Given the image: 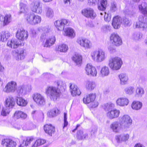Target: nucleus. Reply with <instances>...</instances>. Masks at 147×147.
Wrapping results in <instances>:
<instances>
[{
	"label": "nucleus",
	"mask_w": 147,
	"mask_h": 147,
	"mask_svg": "<svg viewBox=\"0 0 147 147\" xmlns=\"http://www.w3.org/2000/svg\"><path fill=\"white\" fill-rule=\"evenodd\" d=\"M97 129L96 127H92L91 131V135L94 134L97 131Z\"/></svg>",
	"instance_id": "nucleus-64"
},
{
	"label": "nucleus",
	"mask_w": 147,
	"mask_h": 147,
	"mask_svg": "<svg viewBox=\"0 0 147 147\" xmlns=\"http://www.w3.org/2000/svg\"><path fill=\"white\" fill-rule=\"evenodd\" d=\"M46 92L49 95L51 99L53 101H55L59 98L61 94L58 88L52 86L47 87Z\"/></svg>",
	"instance_id": "nucleus-2"
},
{
	"label": "nucleus",
	"mask_w": 147,
	"mask_h": 147,
	"mask_svg": "<svg viewBox=\"0 0 147 147\" xmlns=\"http://www.w3.org/2000/svg\"><path fill=\"white\" fill-rule=\"evenodd\" d=\"M1 144L5 147H16L17 143L11 139L5 138L2 140Z\"/></svg>",
	"instance_id": "nucleus-17"
},
{
	"label": "nucleus",
	"mask_w": 147,
	"mask_h": 147,
	"mask_svg": "<svg viewBox=\"0 0 147 147\" xmlns=\"http://www.w3.org/2000/svg\"><path fill=\"white\" fill-rule=\"evenodd\" d=\"M128 99L126 97H121L118 98L116 101V104L117 106L124 107L127 105L129 103Z\"/></svg>",
	"instance_id": "nucleus-22"
},
{
	"label": "nucleus",
	"mask_w": 147,
	"mask_h": 147,
	"mask_svg": "<svg viewBox=\"0 0 147 147\" xmlns=\"http://www.w3.org/2000/svg\"><path fill=\"white\" fill-rule=\"evenodd\" d=\"M139 9L141 12L147 17V5L145 3H142L139 6Z\"/></svg>",
	"instance_id": "nucleus-34"
},
{
	"label": "nucleus",
	"mask_w": 147,
	"mask_h": 147,
	"mask_svg": "<svg viewBox=\"0 0 147 147\" xmlns=\"http://www.w3.org/2000/svg\"><path fill=\"white\" fill-rule=\"evenodd\" d=\"M90 56L93 60L98 63L103 61L106 57L105 51L100 49L92 51Z\"/></svg>",
	"instance_id": "nucleus-1"
},
{
	"label": "nucleus",
	"mask_w": 147,
	"mask_h": 147,
	"mask_svg": "<svg viewBox=\"0 0 147 147\" xmlns=\"http://www.w3.org/2000/svg\"><path fill=\"white\" fill-rule=\"evenodd\" d=\"M117 10V5L115 2H113L111 3L110 8V10L112 12H114Z\"/></svg>",
	"instance_id": "nucleus-56"
},
{
	"label": "nucleus",
	"mask_w": 147,
	"mask_h": 147,
	"mask_svg": "<svg viewBox=\"0 0 147 147\" xmlns=\"http://www.w3.org/2000/svg\"><path fill=\"white\" fill-rule=\"evenodd\" d=\"M82 14L87 18L92 19H94L96 17V14L94 9L90 7H87L83 9L81 11Z\"/></svg>",
	"instance_id": "nucleus-6"
},
{
	"label": "nucleus",
	"mask_w": 147,
	"mask_h": 147,
	"mask_svg": "<svg viewBox=\"0 0 147 147\" xmlns=\"http://www.w3.org/2000/svg\"><path fill=\"white\" fill-rule=\"evenodd\" d=\"M142 102L138 101H134L131 105L132 108L136 110H140L142 107Z\"/></svg>",
	"instance_id": "nucleus-33"
},
{
	"label": "nucleus",
	"mask_w": 147,
	"mask_h": 147,
	"mask_svg": "<svg viewBox=\"0 0 147 147\" xmlns=\"http://www.w3.org/2000/svg\"><path fill=\"white\" fill-rule=\"evenodd\" d=\"M134 28L141 29L143 30L147 29V20L145 17L140 16L138 18V21L134 23Z\"/></svg>",
	"instance_id": "nucleus-4"
},
{
	"label": "nucleus",
	"mask_w": 147,
	"mask_h": 147,
	"mask_svg": "<svg viewBox=\"0 0 147 147\" xmlns=\"http://www.w3.org/2000/svg\"><path fill=\"white\" fill-rule=\"evenodd\" d=\"M22 127L23 130H28L32 129L34 128V126L32 123H27L23 124Z\"/></svg>",
	"instance_id": "nucleus-50"
},
{
	"label": "nucleus",
	"mask_w": 147,
	"mask_h": 147,
	"mask_svg": "<svg viewBox=\"0 0 147 147\" xmlns=\"http://www.w3.org/2000/svg\"><path fill=\"white\" fill-rule=\"evenodd\" d=\"M46 15L47 17L51 18L53 17L54 14L52 9L49 7H46L45 9Z\"/></svg>",
	"instance_id": "nucleus-41"
},
{
	"label": "nucleus",
	"mask_w": 147,
	"mask_h": 147,
	"mask_svg": "<svg viewBox=\"0 0 147 147\" xmlns=\"http://www.w3.org/2000/svg\"><path fill=\"white\" fill-rule=\"evenodd\" d=\"M110 71L108 67L106 66L102 67L99 73V76L102 77H104L109 75Z\"/></svg>",
	"instance_id": "nucleus-30"
},
{
	"label": "nucleus",
	"mask_w": 147,
	"mask_h": 147,
	"mask_svg": "<svg viewBox=\"0 0 147 147\" xmlns=\"http://www.w3.org/2000/svg\"><path fill=\"white\" fill-rule=\"evenodd\" d=\"M22 114V111H16L13 117L14 119H18L21 118V115Z\"/></svg>",
	"instance_id": "nucleus-58"
},
{
	"label": "nucleus",
	"mask_w": 147,
	"mask_h": 147,
	"mask_svg": "<svg viewBox=\"0 0 147 147\" xmlns=\"http://www.w3.org/2000/svg\"><path fill=\"white\" fill-rule=\"evenodd\" d=\"M18 51L17 50L15 52H13V55L16 57V59L17 60H19L24 58V51L22 50L20 53L19 54Z\"/></svg>",
	"instance_id": "nucleus-42"
},
{
	"label": "nucleus",
	"mask_w": 147,
	"mask_h": 147,
	"mask_svg": "<svg viewBox=\"0 0 147 147\" xmlns=\"http://www.w3.org/2000/svg\"><path fill=\"white\" fill-rule=\"evenodd\" d=\"M17 87V83L15 81H11L7 84L3 89V91L7 93L14 92L16 90Z\"/></svg>",
	"instance_id": "nucleus-9"
},
{
	"label": "nucleus",
	"mask_w": 147,
	"mask_h": 147,
	"mask_svg": "<svg viewBox=\"0 0 147 147\" xmlns=\"http://www.w3.org/2000/svg\"><path fill=\"white\" fill-rule=\"evenodd\" d=\"M3 16L0 15V27L4 26Z\"/></svg>",
	"instance_id": "nucleus-63"
},
{
	"label": "nucleus",
	"mask_w": 147,
	"mask_h": 147,
	"mask_svg": "<svg viewBox=\"0 0 147 147\" xmlns=\"http://www.w3.org/2000/svg\"><path fill=\"white\" fill-rule=\"evenodd\" d=\"M125 27L129 26L131 25V22L129 19L126 18L123 19L122 23Z\"/></svg>",
	"instance_id": "nucleus-55"
},
{
	"label": "nucleus",
	"mask_w": 147,
	"mask_h": 147,
	"mask_svg": "<svg viewBox=\"0 0 147 147\" xmlns=\"http://www.w3.org/2000/svg\"><path fill=\"white\" fill-rule=\"evenodd\" d=\"M46 140H45L38 139L37 140L34 144L32 146V147H37L45 144Z\"/></svg>",
	"instance_id": "nucleus-53"
},
{
	"label": "nucleus",
	"mask_w": 147,
	"mask_h": 147,
	"mask_svg": "<svg viewBox=\"0 0 147 147\" xmlns=\"http://www.w3.org/2000/svg\"><path fill=\"white\" fill-rule=\"evenodd\" d=\"M134 88L132 86H128L124 89V92L126 94L131 95L134 92Z\"/></svg>",
	"instance_id": "nucleus-45"
},
{
	"label": "nucleus",
	"mask_w": 147,
	"mask_h": 147,
	"mask_svg": "<svg viewBox=\"0 0 147 147\" xmlns=\"http://www.w3.org/2000/svg\"><path fill=\"white\" fill-rule=\"evenodd\" d=\"M102 29L104 31H106L111 29V26H110L105 25L102 27Z\"/></svg>",
	"instance_id": "nucleus-62"
},
{
	"label": "nucleus",
	"mask_w": 147,
	"mask_h": 147,
	"mask_svg": "<svg viewBox=\"0 0 147 147\" xmlns=\"http://www.w3.org/2000/svg\"><path fill=\"white\" fill-rule=\"evenodd\" d=\"M20 12L21 13H25L27 12L28 8L27 5L25 4L21 3L20 4Z\"/></svg>",
	"instance_id": "nucleus-49"
},
{
	"label": "nucleus",
	"mask_w": 147,
	"mask_h": 147,
	"mask_svg": "<svg viewBox=\"0 0 147 147\" xmlns=\"http://www.w3.org/2000/svg\"><path fill=\"white\" fill-rule=\"evenodd\" d=\"M88 136V135L87 134L85 133L83 134V131L81 130L78 131L77 136L79 139L82 140L86 138Z\"/></svg>",
	"instance_id": "nucleus-52"
},
{
	"label": "nucleus",
	"mask_w": 147,
	"mask_h": 147,
	"mask_svg": "<svg viewBox=\"0 0 147 147\" xmlns=\"http://www.w3.org/2000/svg\"><path fill=\"white\" fill-rule=\"evenodd\" d=\"M95 93H90L86 94L83 98V102L85 104H88L94 101L96 97Z\"/></svg>",
	"instance_id": "nucleus-21"
},
{
	"label": "nucleus",
	"mask_w": 147,
	"mask_h": 147,
	"mask_svg": "<svg viewBox=\"0 0 147 147\" xmlns=\"http://www.w3.org/2000/svg\"><path fill=\"white\" fill-rule=\"evenodd\" d=\"M77 42L82 47L85 49H90L92 47V43L88 39L80 38L78 39Z\"/></svg>",
	"instance_id": "nucleus-8"
},
{
	"label": "nucleus",
	"mask_w": 147,
	"mask_h": 147,
	"mask_svg": "<svg viewBox=\"0 0 147 147\" xmlns=\"http://www.w3.org/2000/svg\"><path fill=\"white\" fill-rule=\"evenodd\" d=\"M72 60L77 65H80L82 63V57L79 54H76L74 55L72 57Z\"/></svg>",
	"instance_id": "nucleus-35"
},
{
	"label": "nucleus",
	"mask_w": 147,
	"mask_h": 147,
	"mask_svg": "<svg viewBox=\"0 0 147 147\" xmlns=\"http://www.w3.org/2000/svg\"><path fill=\"white\" fill-rule=\"evenodd\" d=\"M10 109L6 107L3 108L1 111V115L3 116H6L8 115L10 112Z\"/></svg>",
	"instance_id": "nucleus-57"
},
{
	"label": "nucleus",
	"mask_w": 147,
	"mask_h": 147,
	"mask_svg": "<svg viewBox=\"0 0 147 147\" xmlns=\"http://www.w3.org/2000/svg\"><path fill=\"white\" fill-rule=\"evenodd\" d=\"M142 34L140 32H136L132 34L131 38L135 41H138L142 38Z\"/></svg>",
	"instance_id": "nucleus-44"
},
{
	"label": "nucleus",
	"mask_w": 147,
	"mask_h": 147,
	"mask_svg": "<svg viewBox=\"0 0 147 147\" xmlns=\"http://www.w3.org/2000/svg\"><path fill=\"white\" fill-rule=\"evenodd\" d=\"M4 26L8 25L11 21V16L7 15L5 17L3 16Z\"/></svg>",
	"instance_id": "nucleus-48"
},
{
	"label": "nucleus",
	"mask_w": 147,
	"mask_h": 147,
	"mask_svg": "<svg viewBox=\"0 0 147 147\" xmlns=\"http://www.w3.org/2000/svg\"><path fill=\"white\" fill-rule=\"evenodd\" d=\"M125 13L126 15H129L130 17L136 16L135 10L133 9L132 6L130 5L125 7Z\"/></svg>",
	"instance_id": "nucleus-24"
},
{
	"label": "nucleus",
	"mask_w": 147,
	"mask_h": 147,
	"mask_svg": "<svg viewBox=\"0 0 147 147\" xmlns=\"http://www.w3.org/2000/svg\"><path fill=\"white\" fill-rule=\"evenodd\" d=\"M107 0H101L100 4H98V9L100 10L104 11L107 6Z\"/></svg>",
	"instance_id": "nucleus-37"
},
{
	"label": "nucleus",
	"mask_w": 147,
	"mask_h": 147,
	"mask_svg": "<svg viewBox=\"0 0 147 147\" xmlns=\"http://www.w3.org/2000/svg\"><path fill=\"white\" fill-rule=\"evenodd\" d=\"M1 40L2 41L6 40L10 36V34L8 31H3L1 33Z\"/></svg>",
	"instance_id": "nucleus-43"
},
{
	"label": "nucleus",
	"mask_w": 147,
	"mask_h": 147,
	"mask_svg": "<svg viewBox=\"0 0 147 147\" xmlns=\"http://www.w3.org/2000/svg\"><path fill=\"white\" fill-rule=\"evenodd\" d=\"M5 106L9 109L12 108L15 105V101L11 96H9L5 100Z\"/></svg>",
	"instance_id": "nucleus-26"
},
{
	"label": "nucleus",
	"mask_w": 147,
	"mask_h": 147,
	"mask_svg": "<svg viewBox=\"0 0 147 147\" xmlns=\"http://www.w3.org/2000/svg\"><path fill=\"white\" fill-rule=\"evenodd\" d=\"M85 70L86 74L90 76L96 77L97 74V71L95 67L90 63L86 65Z\"/></svg>",
	"instance_id": "nucleus-7"
},
{
	"label": "nucleus",
	"mask_w": 147,
	"mask_h": 147,
	"mask_svg": "<svg viewBox=\"0 0 147 147\" xmlns=\"http://www.w3.org/2000/svg\"><path fill=\"white\" fill-rule=\"evenodd\" d=\"M70 90L73 96L80 95L81 92L77 86L73 84H69Z\"/></svg>",
	"instance_id": "nucleus-19"
},
{
	"label": "nucleus",
	"mask_w": 147,
	"mask_h": 147,
	"mask_svg": "<svg viewBox=\"0 0 147 147\" xmlns=\"http://www.w3.org/2000/svg\"><path fill=\"white\" fill-rule=\"evenodd\" d=\"M119 120L124 129H129L132 124V120L128 115H124L120 116Z\"/></svg>",
	"instance_id": "nucleus-5"
},
{
	"label": "nucleus",
	"mask_w": 147,
	"mask_h": 147,
	"mask_svg": "<svg viewBox=\"0 0 147 147\" xmlns=\"http://www.w3.org/2000/svg\"><path fill=\"white\" fill-rule=\"evenodd\" d=\"M63 34L64 35L71 38H73L75 36V31L70 28H67L64 29Z\"/></svg>",
	"instance_id": "nucleus-23"
},
{
	"label": "nucleus",
	"mask_w": 147,
	"mask_h": 147,
	"mask_svg": "<svg viewBox=\"0 0 147 147\" xmlns=\"http://www.w3.org/2000/svg\"><path fill=\"white\" fill-rule=\"evenodd\" d=\"M32 11L38 14H41L42 11V7L40 6V3L38 1L35 2L34 5L32 8Z\"/></svg>",
	"instance_id": "nucleus-27"
},
{
	"label": "nucleus",
	"mask_w": 147,
	"mask_h": 147,
	"mask_svg": "<svg viewBox=\"0 0 147 147\" xmlns=\"http://www.w3.org/2000/svg\"><path fill=\"white\" fill-rule=\"evenodd\" d=\"M57 109L55 108L49 110L47 113L48 117H54L56 116V112Z\"/></svg>",
	"instance_id": "nucleus-54"
},
{
	"label": "nucleus",
	"mask_w": 147,
	"mask_h": 147,
	"mask_svg": "<svg viewBox=\"0 0 147 147\" xmlns=\"http://www.w3.org/2000/svg\"><path fill=\"white\" fill-rule=\"evenodd\" d=\"M55 41L54 36H52L47 39L44 45L45 47H49L53 45Z\"/></svg>",
	"instance_id": "nucleus-32"
},
{
	"label": "nucleus",
	"mask_w": 147,
	"mask_h": 147,
	"mask_svg": "<svg viewBox=\"0 0 147 147\" xmlns=\"http://www.w3.org/2000/svg\"><path fill=\"white\" fill-rule=\"evenodd\" d=\"M110 128L113 132L115 133H118L121 129H123L121 123L117 121L112 123L110 125Z\"/></svg>",
	"instance_id": "nucleus-14"
},
{
	"label": "nucleus",
	"mask_w": 147,
	"mask_h": 147,
	"mask_svg": "<svg viewBox=\"0 0 147 147\" xmlns=\"http://www.w3.org/2000/svg\"><path fill=\"white\" fill-rule=\"evenodd\" d=\"M123 64L121 58L118 57H112L109 60L108 65L113 70H117L121 67Z\"/></svg>",
	"instance_id": "nucleus-3"
},
{
	"label": "nucleus",
	"mask_w": 147,
	"mask_h": 147,
	"mask_svg": "<svg viewBox=\"0 0 147 147\" xmlns=\"http://www.w3.org/2000/svg\"><path fill=\"white\" fill-rule=\"evenodd\" d=\"M19 96H24L25 95L27 92L26 88V86L23 85L20 86L16 90Z\"/></svg>",
	"instance_id": "nucleus-31"
},
{
	"label": "nucleus",
	"mask_w": 147,
	"mask_h": 147,
	"mask_svg": "<svg viewBox=\"0 0 147 147\" xmlns=\"http://www.w3.org/2000/svg\"><path fill=\"white\" fill-rule=\"evenodd\" d=\"M69 24V20L65 19L57 20L54 22V25L55 27L59 31L64 30L65 26H67Z\"/></svg>",
	"instance_id": "nucleus-11"
},
{
	"label": "nucleus",
	"mask_w": 147,
	"mask_h": 147,
	"mask_svg": "<svg viewBox=\"0 0 147 147\" xmlns=\"http://www.w3.org/2000/svg\"><path fill=\"white\" fill-rule=\"evenodd\" d=\"M16 35V38L18 40H23L27 38L28 33L26 31L21 28L18 29Z\"/></svg>",
	"instance_id": "nucleus-12"
},
{
	"label": "nucleus",
	"mask_w": 147,
	"mask_h": 147,
	"mask_svg": "<svg viewBox=\"0 0 147 147\" xmlns=\"http://www.w3.org/2000/svg\"><path fill=\"white\" fill-rule=\"evenodd\" d=\"M120 113L119 110L114 109L108 111L107 113V116L109 119H112L118 117Z\"/></svg>",
	"instance_id": "nucleus-16"
},
{
	"label": "nucleus",
	"mask_w": 147,
	"mask_h": 147,
	"mask_svg": "<svg viewBox=\"0 0 147 147\" xmlns=\"http://www.w3.org/2000/svg\"><path fill=\"white\" fill-rule=\"evenodd\" d=\"M103 13L105 14L104 16L105 20L107 22H109L111 20L110 16H109L108 14H107L105 12H103Z\"/></svg>",
	"instance_id": "nucleus-60"
},
{
	"label": "nucleus",
	"mask_w": 147,
	"mask_h": 147,
	"mask_svg": "<svg viewBox=\"0 0 147 147\" xmlns=\"http://www.w3.org/2000/svg\"><path fill=\"white\" fill-rule=\"evenodd\" d=\"M144 93V91L143 88L140 87H137L136 90L135 96L138 97H141Z\"/></svg>",
	"instance_id": "nucleus-39"
},
{
	"label": "nucleus",
	"mask_w": 147,
	"mask_h": 147,
	"mask_svg": "<svg viewBox=\"0 0 147 147\" xmlns=\"http://www.w3.org/2000/svg\"><path fill=\"white\" fill-rule=\"evenodd\" d=\"M115 107L114 104L109 103L105 104L103 105L102 107L103 109L106 111H109L113 109Z\"/></svg>",
	"instance_id": "nucleus-47"
},
{
	"label": "nucleus",
	"mask_w": 147,
	"mask_h": 147,
	"mask_svg": "<svg viewBox=\"0 0 147 147\" xmlns=\"http://www.w3.org/2000/svg\"><path fill=\"white\" fill-rule=\"evenodd\" d=\"M33 17L32 25H35L39 23L40 22L41 20L40 16L34 14Z\"/></svg>",
	"instance_id": "nucleus-51"
},
{
	"label": "nucleus",
	"mask_w": 147,
	"mask_h": 147,
	"mask_svg": "<svg viewBox=\"0 0 147 147\" xmlns=\"http://www.w3.org/2000/svg\"><path fill=\"white\" fill-rule=\"evenodd\" d=\"M44 129L46 133L49 135L51 136L55 131L54 127L51 124H46L44 125Z\"/></svg>",
	"instance_id": "nucleus-29"
},
{
	"label": "nucleus",
	"mask_w": 147,
	"mask_h": 147,
	"mask_svg": "<svg viewBox=\"0 0 147 147\" xmlns=\"http://www.w3.org/2000/svg\"><path fill=\"white\" fill-rule=\"evenodd\" d=\"M17 104L19 106L24 107L27 104L28 102L22 97H17L16 98Z\"/></svg>",
	"instance_id": "nucleus-36"
},
{
	"label": "nucleus",
	"mask_w": 147,
	"mask_h": 147,
	"mask_svg": "<svg viewBox=\"0 0 147 147\" xmlns=\"http://www.w3.org/2000/svg\"><path fill=\"white\" fill-rule=\"evenodd\" d=\"M68 47L67 45L65 44H61L59 45L57 50L58 51L65 53L68 50Z\"/></svg>",
	"instance_id": "nucleus-40"
},
{
	"label": "nucleus",
	"mask_w": 147,
	"mask_h": 147,
	"mask_svg": "<svg viewBox=\"0 0 147 147\" xmlns=\"http://www.w3.org/2000/svg\"><path fill=\"white\" fill-rule=\"evenodd\" d=\"M100 0H88V3L90 6H94L98 4Z\"/></svg>",
	"instance_id": "nucleus-59"
},
{
	"label": "nucleus",
	"mask_w": 147,
	"mask_h": 147,
	"mask_svg": "<svg viewBox=\"0 0 147 147\" xmlns=\"http://www.w3.org/2000/svg\"><path fill=\"white\" fill-rule=\"evenodd\" d=\"M84 85L86 89L90 91L93 90L96 86L94 82L89 80L86 81L84 83Z\"/></svg>",
	"instance_id": "nucleus-25"
},
{
	"label": "nucleus",
	"mask_w": 147,
	"mask_h": 147,
	"mask_svg": "<svg viewBox=\"0 0 147 147\" xmlns=\"http://www.w3.org/2000/svg\"><path fill=\"white\" fill-rule=\"evenodd\" d=\"M120 80V83L121 85H125L127 84L128 80V76L124 73H121L118 76Z\"/></svg>",
	"instance_id": "nucleus-28"
},
{
	"label": "nucleus",
	"mask_w": 147,
	"mask_h": 147,
	"mask_svg": "<svg viewBox=\"0 0 147 147\" xmlns=\"http://www.w3.org/2000/svg\"><path fill=\"white\" fill-rule=\"evenodd\" d=\"M108 49L111 53H113L116 51V49L112 46H109L108 47Z\"/></svg>",
	"instance_id": "nucleus-61"
},
{
	"label": "nucleus",
	"mask_w": 147,
	"mask_h": 147,
	"mask_svg": "<svg viewBox=\"0 0 147 147\" xmlns=\"http://www.w3.org/2000/svg\"><path fill=\"white\" fill-rule=\"evenodd\" d=\"M32 97L34 101L38 105H42L45 104V101L44 97L38 93L34 94Z\"/></svg>",
	"instance_id": "nucleus-13"
},
{
	"label": "nucleus",
	"mask_w": 147,
	"mask_h": 147,
	"mask_svg": "<svg viewBox=\"0 0 147 147\" xmlns=\"http://www.w3.org/2000/svg\"><path fill=\"white\" fill-rule=\"evenodd\" d=\"M34 14L29 13L25 15V18L28 23L32 24Z\"/></svg>",
	"instance_id": "nucleus-46"
},
{
	"label": "nucleus",
	"mask_w": 147,
	"mask_h": 147,
	"mask_svg": "<svg viewBox=\"0 0 147 147\" xmlns=\"http://www.w3.org/2000/svg\"><path fill=\"white\" fill-rule=\"evenodd\" d=\"M34 138L32 137L27 138L26 140H23L22 143L19 146V147H26L30 144L31 142L33 141Z\"/></svg>",
	"instance_id": "nucleus-38"
},
{
	"label": "nucleus",
	"mask_w": 147,
	"mask_h": 147,
	"mask_svg": "<svg viewBox=\"0 0 147 147\" xmlns=\"http://www.w3.org/2000/svg\"><path fill=\"white\" fill-rule=\"evenodd\" d=\"M20 45L19 40L15 38L9 40L7 43V46L13 49L17 48Z\"/></svg>",
	"instance_id": "nucleus-20"
},
{
	"label": "nucleus",
	"mask_w": 147,
	"mask_h": 147,
	"mask_svg": "<svg viewBox=\"0 0 147 147\" xmlns=\"http://www.w3.org/2000/svg\"><path fill=\"white\" fill-rule=\"evenodd\" d=\"M129 138V135L128 134H123L116 135L115 138L118 143L125 142L127 141Z\"/></svg>",
	"instance_id": "nucleus-15"
},
{
	"label": "nucleus",
	"mask_w": 147,
	"mask_h": 147,
	"mask_svg": "<svg viewBox=\"0 0 147 147\" xmlns=\"http://www.w3.org/2000/svg\"><path fill=\"white\" fill-rule=\"evenodd\" d=\"M123 19L120 16H115L113 19L112 25L115 29L119 28L121 26V24L122 23Z\"/></svg>",
	"instance_id": "nucleus-18"
},
{
	"label": "nucleus",
	"mask_w": 147,
	"mask_h": 147,
	"mask_svg": "<svg viewBox=\"0 0 147 147\" xmlns=\"http://www.w3.org/2000/svg\"><path fill=\"white\" fill-rule=\"evenodd\" d=\"M110 39L112 43L116 46H119L122 44L121 38L117 34H112L110 36Z\"/></svg>",
	"instance_id": "nucleus-10"
}]
</instances>
